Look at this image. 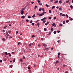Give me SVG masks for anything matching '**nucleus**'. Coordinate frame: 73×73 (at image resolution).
Returning a JSON list of instances; mask_svg holds the SVG:
<instances>
[{"mask_svg": "<svg viewBox=\"0 0 73 73\" xmlns=\"http://www.w3.org/2000/svg\"><path fill=\"white\" fill-rule=\"evenodd\" d=\"M21 13L22 15H23V14H24V11H23V10H22L21 12Z\"/></svg>", "mask_w": 73, "mask_h": 73, "instance_id": "obj_1", "label": "nucleus"}, {"mask_svg": "<svg viewBox=\"0 0 73 73\" xmlns=\"http://www.w3.org/2000/svg\"><path fill=\"white\" fill-rule=\"evenodd\" d=\"M25 16L23 15L21 17V19H23V18H25Z\"/></svg>", "mask_w": 73, "mask_h": 73, "instance_id": "obj_2", "label": "nucleus"}, {"mask_svg": "<svg viewBox=\"0 0 73 73\" xmlns=\"http://www.w3.org/2000/svg\"><path fill=\"white\" fill-rule=\"evenodd\" d=\"M55 64H57V63H59V61L58 60H57L56 62L54 63Z\"/></svg>", "mask_w": 73, "mask_h": 73, "instance_id": "obj_3", "label": "nucleus"}, {"mask_svg": "<svg viewBox=\"0 0 73 73\" xmlns=\"http://www.w3.org/2000/svg\"><path fill=\"white\" fill-rule=\"evenodd\" d=\"M8 32L9 33V34H10V33H11V30L8 31Z\"/></svg>", "mask_w": 73, "mask_h": 73, "instance_id": "obj_4", "label": "nucleus"}, {"mask_svg": "<svg viewBox=\"0 0 73 73\" xmlns=\"http://www.w3.org/2000/svg\"><path fill=\"white\" fill-rule=\"evenodd\" d=\"M36 16V15L35 14H34V15H33L32 17H33V18H34L35 17V16Z\"/></svg>", "mask_w": 73, "mask_h": 73, "instance_id": "obj_5", "label": "nucleus"}, {"mask_svg": "<svg viewBox=\"0 0 73 73\" xmlns=\"http://www.w3.org/2000/svg\"><path fill=\"white\" fill-rule=\"evenodd\" d=\"M47 35H51V32H50L48 34H47Z\"/></svg>", "mask_w": 73, "mask_h": 73, "instance_id": "obj_6", "label": "nucleus"}, {"mask_svg": "<svg viewBox=\"0 0 73 73\" xmlns=\"http://www.w3.org/2000/svg\"><path fill=\"white\" fill-rule=\"evenodd\" d=\"M70 7L71 8V9H73V6L72 5H71L70 6Z\"/></svg>", "mask_w": 73, "mask_h": 73, "instance_id": "obj_7", "label": "nucleus"}, {"mask_svg": "<svg viewBox=\"0 0 73 73\" xmlns=\"http://www.w3.org/2000/svg\"><path fill=\"white\" fill-rule=\"evenodd\" d=\"M40 25V23H37V26L38 27H39V26Z\"/></svg>", "mask_w": 73, "mask_h": 73, "instance_id": "obj_8", "label": "nucleus"}, {"mask_svg": "<svg viewBox=\"0 0 73 73\" xmlns=\"http://www.w3.org/2000/svg\"><path fill=\"white\" fill-rule=\"evenodd\" d=\"M2 40L3 41H5V38H2Z\"/></svg>", "mask_w": 73, "mask_h": 73, "instance_id": "obj_9", "label": "nucleus"}, {"mask_svg": "<svg viewBox=\"0 0 73 73\" xmlns=\"http://www.w3.org/2000/svg\"><path fill=\"white\" fill-rule=\"evenodd\" d=\"M6 35L7 36H9V35L8 33H6Z\"/></svg>", "mask_w": 73, "mask_h": 73, "instance_id": "obj_10", "label": "nucleus"}, {"mask_svg": "<svg viewBox=\"0 0 73 73\" xmlns=\"http://www.w3.org/2000/svg\"><path fill=\"white\" fill-rule=\"evenodd\" d=\"M7 26L5 25V27H4V29H5L6 28H7Z\"/></svg>", "mask_w": 73, "mask_h": 73, "instance_id": "obj_11", "label": "nucleus"}, {"mask_svg": "<svg viewBox=\"0 0 73 73\" xmlns=\"http://www.w3.org/2000/svg\"><path fill=\"white\" fill-rule=\"evenodd\" d=\"M58 3V1H56L54 2V3Z\"/></svg>", "mask_w": 73, "mask_h": 73, "instance_id": "obj_12", "label": "nucleus"}, {"mask_svg": "<svg viewBox=\"0 0 73 73\" xmlns=\"http://www.w3.org/2000/svg\"><path fill=\"white\" fill-rule=\"evenodd\" d=\"M18 45H21V42H18Z\"/></svg>", "mask_w": 73, "mask_h": 73, "instance_id": "obj_13", "label": "nucleus"}, {"mask_svg": "<svg viewBox=\"0 0 73 73\" xmlns=\"http://www.w3.org/2000/svg\"><path fill=\"white\" fill-rule=\"evenodd\" d=\"M45 13H46V12H44L42 13V15H44V14H45Z\"/></svg>", "mask_w": 73, "mask_h": 73, "instance_id": "obj_14", "label": "nucleus"}, {"mask_svg": "<svg viewBox=\"0 0 73 73\" xmlns=\"http://www.w3.org/2000/svg\"><path fill=\"white\" fill-rule=\"evenodd\" d=\"M42 11L43 12H44V11H45V9H44V8H42Z\"/></svg>", "mask_w": 73, "mask_h": 73, "instance_id": "obj_15", "label": "nucleus"}, {"mask_svg": "<svg viewBox=\"0 0 73 73\" xmlns=\"http://www.w3.org/2000/svg\"><path fill=\"white\" fill-rule=\"evenodd\" d=\"M59 3L60 4H61V3H62V0H60V1H59Z\"/></svg>", "mask_w": 73, "mask_h": 73, "instance_id": "obj_16", "label": "nucleus"}, {"mask_svg": "<svg viewBox=\"0 0 73 73\" xmlns=\"http://www.w3.org/2000/svg\"><path fill=\"white\" fill-rule=\"evenodd\" d=\"M39 16L40 17H41V16H42V13L40 14V15H39Z\"/></svg>", "mask_w": 73, "mask_h": 73, "instance_id": "obj_17", "label": "nucleus"}, {"mask_svg": "<svg viewBox=\"0 0 73 73\" xmlns=\"http://www.w3.org/2000/svg\"><path fill=\"white\" fill-rule=\"evenodd\" d=\"M70 1V0H68L67 1H66V3H69Z\"/></svg>", "mask_w": 73, "mask_h": 73, "instance_id": "obj_18", "label": "nucleus"}, {"mask_svg": "<svg viewBox=\"0 0 73 73\" xmlns=\"http://www.w3.org/2000/svg\"><path fill=\"white\" fill-rule=\"evenodd\" d=\"M66 23H69V20H67L66 21Z\"/></svg>", "mask_w": 73, "mask_h": 73, "instance_id": "obj_19", "label": "nucleus"}, {"mask_svg": "<svg viewBox=\"0 0 73 73\" xmlns=\"http://www.w3.org/2000/svg\"><path fill=\"white\" fill-rule=\"evenodd\" d=\"M15 60H16V59L15 58H14L13 61V62H15Z\"/></svg>", "mask_w": 73, "mask_h": 73, "instance_id": "obj_20", "label": "nucleus"}, {"mask_svg": "<svg viewBox=\"0 0 73 73\" xmlns=\"http://www.w3.org/2000/svg\"><path fill=\"white\" fill-rule=\"evenodd\" d=\"M46 46V44H45L44 43L43 44V46Z\"/></svg>", "mask_w": 73, "mask_h": 73, "instance_id": "obj_21", "label": "nucleus"}, {"mask_svg": "<svg viewBox=\"0 0 73 73\" xmlns=\"http://www.w3.org/2000/svg\"><path fill=\"white\" fill-rule=\"evenodd\" d=\"M54 8H55V6H53L52 7V9H53Z\"/></svg>", "mask_w": 73, "mask_h": 73, "instance_id": "obj_22", "label": "nucleus"}, {"mask_svg": "<svg viewBox=\"0 0 73 73\" xmlns=\"http://www.w3.org/2000/svg\"><path fill=\"white\" fill-rule=\"evenodd\" d=\"M32 45V43H30L29 44V46H31Z\"/></svg>", "mask_w": 73, "mask_h": 73, "instance_id": "obj_23", "label": "nucleus"}, {"mask_svg": "<svg viewBox=\"0 0 73 73\" xmlns=\"http://www.w3.org/2000/svg\"><path fill=\"white\" fill-rule=\"evenodd\" d=\"M39 5H42V3L41 2L39 3Z\"/></svg>", "mask_w": 73, "mask_h": 73, "instance_id": "obj_24", "label": "nucleus"}, {"mask_svg": "<svg viewBox=\"0 0 73 73\" xmlns=\"http://www.w3.org/2000/svg\"><path fill=\"white\" fill-rule=\"evenodd\" d=\"M5 53L6 54V55H8V54H7V52H5Z\"/></svg>", "mask_w": 73, "mask_h": 73, "instance_id": "obj_25", "label": "nucleus"}, {"mask_svg": "<svg viewBox=\"0 0 73 73\" xmlns=\"http://www.w3.org/2000/svg\"><path fill=\"white\" fill-rule=\"evenodd\" d=\"M45 22H46V21H44L42 23H45Z\"/></svg>", "mask_w": 73, "mask_h": 73, "instance_id": "obj_26", "label": "nucleus"}, {"mask_svg": "<svg viewBox=\"0 0 73 73\" xmlns=\"http://www.w3.org/2000/svg\"><path fill=\"white\" fill-rule=\"evenodd\" d=\"M37 6L36 5L35 7V9H36L37 8Z\"/></svg>", "mask_w": 73, "mask_h": 73, "instance_id": "obj_27", "label": "nucleus"}, {"mask_svg": "<svg viewBox=\"0 0 73 73\" xmlns=\"http://www.w3.org/2000/svg\"><path fill=\"white\" fill-rule=\"evenodd\" d=\"M33 22V21H32V20L31 21H30V23H32Z\"/></svg>", "mask_w": 73, "mask_h": 73, "instance_id": "obj_28", "label": "nucleus"}, {"mask_svg": "<svg viewBox=\"0 0 73 73\" xmlns=\"http://www.w3.org/2000/svg\"><path fill=\"white\" fill-rule=\"evenodd\" d=\"M28 18H29V19H31V17L30 16H29L28 17Z\"/></svg>", "mask_w": 73, "mask_h": 73, "instance_id": "obj_29", "label": "nucleus"}, {"mask_svg": "<svg viewBox=\"0 0 73 73\" xmlns=\"http://www.w3.org/2000/svg\"><path fill=\"white\" fill-rule=\"evenodd\" d=\"M46 7H49V5H48V4H46Z\"/></svg>", "mask_w": 73, "mask_h": 73, "instance_id": "obj_30", "label": "nucleus"}, {"mask_svg": "<svg viewBox=\"0 0 73 73\" xmlns=\"http://www.w3.org/2000/svg\"><path fill=\"white\" fill-rule=\"evenodd\" d=\"M42 10V8H41L39 9V11H41Z\"/></svg>", "mask_w": 73, "mask_h": 73, "instance_id": "obj_31", "label": "nucleus"}, {"mask_svg": "<svg viewBox=\"0 0 73 73\" xmlns=\"http://www.w3.org/2000/svg\"><path fill=\"white\" fill-rule=\"evenodd\" d=\"M63 24H65V21H63Z\"/></svg>", "mask_w": 73, "mask_h": 73, "instance_id": "obj_32", "label": "nucleus"}, {"mask_svg": "<svg viewBox=\"0 0 73 73\" xmlns=\"http://www.w3.org/2000/svg\"><path fill=\"white\" fill-rule=\"evenodd\" d=\"M26 21H27V22H29V20L28 19H26Z\"/></svg>", "mask_w": 73, "mask_h": 73, "instance_id": "obj_33", "label": "nucleus"}, {"mask_svg": "<svg viewBox=\"0 0 73 73\" xmlns=\"http://www.w3.org/2000/svg\"><path fill=\"white\" fill-rule=\"evenodd\" d=\"M58 56H60V53L58 52Z\"/></svg>", "mask_w": 73, "mask_h": 73, "instance_id": "obj_34", "label": "nucleus"}, {"mask_svg": "<svg viewBox=\"0 0 73 73\" xmlns=\"http://www.w3.org/2000/svg\"><path fill=\"white\" fill-rule=\"evenodd\" d=\"M49 13H51V10H50L49 11Z\"/></svg>", "mask_w": 73, "mask_h": 73, "instance_id": "obj_35", "label": "nucleus"}, {"mask_svg": "<svg viewBox=\"0 0 73 73\" xmlns=\"http://www.w3.org/2000/svg\"><path fill=\"white\" fill-rule=\"evenodd\" d=\"M31 25H33V26L35 25V24L33 23H32L31 24Z\"/></svg>", "mask_w": 73, "mask_h": 73, "instance_id": "obj_36", "label": "nucleus"}, {"mask_svg": "<svg viewBox=\"0 0 73 73\" xmlns=\"http://www.w3.org/2000/svg\"><path fill=\"white\" fill-rule=\"evenodd\" d=\"M44 30L45 31H46V29L45 28H44Z\"/></svg>", "mask_w": 73, "mask_h": 73, "instance_id": "obj_37", "label": "nucleus"}, {"mask_svg": "<svg viewBox=\"0 0 73 73\" xmlns=\"http://www.w3.org/2000/svg\"><path fill=\"white\" fill-rule=\"evenodd\" d=\"M62 16H65V14H62Z\"/></svg>", "mask_w": 73, "mask_h": 73, "instance_id": "obj_38", "label": "nucleus"}, {"mask_svg": "<svg viewBox=\"0 0 73 73\" xmlns=\"http://www.w3.org/2000/svg\"><path fill=\"white\" fill-rule=\"evenodd\" d=\"M52 26H54V25H55V23H53L52 24Z\"/></svg>", "mask_w": 73, "mask_h": 73, "instance_id": "obj_39", "label": "nucleus"}, {"mask_svg": "<svg viewBox=\"0 0 73 73\" xmlns=\"http://www.w3.org/2000/svg\"><path fill=\"white\" fill-rule=\"evenodd\" d=\"M54 34H56V31H54Z\"/></svg>", "mask_w": 73, "mask_h": 73, "instance_id": "obj_40", "label": "nucleus"}, {"mask_svg": "<svg viewBox=\"0 0 73 73\" xmlns=\"http://www.w3.org/2000/svg\"><path fill=\"white\" fill-rule=\"evenodd\" d=\"M66 16L67 17V18H68V15L66 14Z\"/></svg>", "mask_w": 73, "mask_h": 73, "instance_id": "obj_41", "label": "nucleus"}, {"mask_svg": "<svg viewBox=\"0 0 73 73\" xmlns=\"http://www.w3.org/2000/svg\"><path fill=\"white\" fill-rule=\"evenodd\" d=\"M38 2L39 3H40V1L39 0H38Z\"/></svg>", "mask_w": 73, "mask_h": 73, "instance_id": "obj_42", "label": "nucleus"}, {"mask_svg": "<svg viewBox=\"0 0 73 73\" xmlns=\"http://www.w3.org/2000/svg\"><path fill=\"white\" fill-rule=\"evenodd\" d=\"M25 9V8H23L22 9V10H23V11H24V10Z\"/></svg>", "mask_w": 73, "mask_h": 73, "instance_id": "obj_43", "label": "nucleus"}, {"mask_svg": "<svg viewBox=\"0 0 73 73\" xmlns=\"http://www.w3.org/2000/svg\"><path fill=\"white\" fill-rule=\"evenodd\" d=\"M62 24H60L59 25V26H62Z\"/></svg>", "mask_w": 73, "mask_h": 73, "instance_id": "obj_44", "label": "nucleus"}, {"mask_svg": "<svg viewBox=\"0 0 73 73\" xmlns=\"http://www.w3.org/2000/svg\"><path fill=\"white\" fill-rule=\"evenodd\" d=\"M12 66H13L12 65H11L10 66L11 68H12Z\"/></svg>", "mask_w": 73, "mask_h": 73, "instance_id": "obj_45", "label": "nucleus"}, {"mask_svg": "<svg viewBox=\"0 0 73 73\" xmlns=\"http://www.w3.org/2000/svg\"><path fill=\"white\" fill-rule=\"evenodd\" d=\"M20 61H21V62H22V61H23V60H22V59H20Z\"/></svg>", "mask_w": 73, "mask_h": 73, "instance_id": "obj_46", "label": "nucleus"}, {"mask_svg": "<svg viewBox=\"0 0 73 73\" xmlns=\"http://www.w3.org/2000/svg\"><path fill=\"white\" fill-rule=\"evenodd\" d=\"M56 17H55L54 18V20H56Z\"/></svg>", "mask_w": 73, "mask_h": 73, "instance_id": "obj_47", "label": "nucleus"}, {"mask_svg": "<svg viewBox=\"0 0 73 73\" xmlns=\"http://www.w3.org/2000/svg\"><path fill=\"white\" fill-rule=\"evenodd\" d=\"M35 37V35H32V37H33V38Z\"/></svg>", "mask_w": 73, "mask_h": 73, "instance_id": "obj_48", "label": "nucleus"}, {"mask_svg": "<svg viewBox=\"0 0 73 73\" xmlns=\"http://www.w3.org/2000/svg\"><path fill=\"white\" fill-rule=\"evenodd\" d=\"M41 21H44V19H41Z\"/></svg>", "mask_w": 73, "mask_h": 73, "instance_id": "obj_49", "label": "nucleus"}, {"mask_svg": "<svg viewBox=\"0 0 73 73\" xmlns=\"http://www.w3.org/2000/svg\"><path fill=\"white\" fill-rule=\"evenodd\" d=\"M57 32L58 33H59L60 32V31H58Z\"/></svg>", "mask_w": 73, "mask_h": 73, "instance_id": "obj_50", "label": "nucleus"}, {"mask_svg": "<svg viewBox=\"0 0 73 73\" xmlns=\"http://www.w3.org/2000/svg\"><path fill=\"white\" fill-rule=\"evenodd\" d=\"M56 8H57V9H58V8H59V7H58V6H57L56 7Z\"/></svg>", "mask_w": 73, "mask_h": 73, "instance_id": "obj_51", "label": "nucleus"}, {"mask_svg": "<svg viewBox=\"0 0 73 73\" xmlns=\"http://www.w3.org/2000/svg\"><path fill=\"white\" fill-rule=\"evenodd\" d=\"M28 69H30V67L29 66H28L27 68Z\"/></svg>", "mask_w": 73, "mask_h": 73, "instance_id": "obj_52", "label": "nucleus"}, {"mask_svg": "<svg viewBox=\"0 0 73 73\" xmlns=\"http://www.w3.org/2000/svg\"><path fill=\"white\" fill-rule=\"evenodd\" d=\"M49 19H51V17H48Z\"/></svg>", "mask_w": 73, "mask_h": 73, "instance_id": "obj_53", "label": "nucleus"}, {"mask_svg": "<svg viewBox=\"0 0 73 73\" xmlns=\"http://www.w3.org/2000/svg\"><path fill=\"white\" fill-rule=\"evenodd\" d=\"M57 42H58V43H60V40H58Z\"/></svg>", "mask_w": 73, "mask_h": 73, "instance_id": "obj_54", "label": "nucleus"}, {"mask_svg": "<svg viewBox=\"0 0 73 73\" xmlns=\"http://www.w3.org/2000/svg\"><path fill=\"white\" fill-rule=\"evenodd\" d=\"M3 32H5V30H3Z\"/></svg>", "mask_w": 73, "mask_h": 73, "instance_id": "obj_55", "label": "nucleus"}, {"mask_svg": "<svg viewBox=\"0 0 73 73\" xmlns=\"http://www.w3.org/2000/svg\"><path fill=\"white\" fill-rule=\"evenodd\" d=\"M50 2H52V1H53V0H50Z\"/></svg>", "mask_w": 73, "mask_h": 73, "instance_id": "obj_56", "label": "nucleus"}, {"mask_svg": "<svg viewBox=\"0 0 73 73\" xmlns=\"http://www.w3.org/2000/svg\"><path fill=\"white\" fill-rule=\"evenodd\" d=\"M8 38V37L7 36H6V39H7Z\"/></svg>", "mask_w": 73, "mask_h": 73, "instance_id": "obj_57", "label": "nucleus"}, {"mask_svg": "<svg viewBox=\"0 0 73 73\" xmlns=\"http://www.w3.org/2000/svg\"><path fill=\"white\" fill-rule=\"evenodd\" d=\"M23 59H25V56H23Z\"/></svg>", "mask_w": 73, "mask_h": 73, "instance_id": "obj_58", "label": "nucleus"}, {"mask_svg": "<svg viewBox=\"0 0 73 73\" xmlns=\"http://www.w3.org/2000/svg\"><path fill=\"white\" fill-rule=\"evenodd\" d=\"M0 62H2V60H0Z\"/></svg>", "mask_w": 73, "mask_h": 73, "instance_id": "obj_59", "label": "nucleus"}, {"mask_svg": "<svg viewBox=\"0 0 73 73\" xmlns=\"http://www.w3.org/2000/svg\"><path fill=\"white\" fill-rule=\"evenodd\" d=\"M62 13H60V16H61V15H62Z\"/></svg>", "mask_w": 73, "mask_h": 73, "instance_id": "obj_60", "label": "nucleus"}, {"mask_svg": "<svg viewBox=\"0 0 73 73\" xmlns=\"http://www.w3.org/2000/svg\"><path fill=\"white\" fill-rule=\"evenodd\" d=\"M51 31H53V29L52 28V29H51Z\"/></svg>", "mask_w": 73, "mask_h": 73, "instance_id": "obj_61", "label": "nucleus"}, {"mask_svg": "<svg viewBox=\"0 0 73 73\" xmlns=\"http://www.w3.org/2000/svg\"><path fill=\"white\" fill-rule=\"evenodd\" d=\"M16 34H17V33H18V31H17L16 32Z\"/></svg>", "mask_w": 73, "mask_h": 73, "instance_id": "obj_62", "label": "nucleus"}, {"mask_svg": "<svg viewBox=\"0 0 73 73\" xmlns=\"http://www.w3.org/2000/svg\"><path fill=\"white\" fill-rule=\"evenodd\" d=\"M70 20H73V18H71L70 19Z\"/></svg>", "mask_w": 73, "mask_h": 73, "instance_id": "obj_63", "label": "nucleus"}, {"mask_svg": "<svg viewBox=\"0 0 73 73\" xmlns=\"http://www.w3.org/2000/svg\"><path fill=\"white\" fill-rule=\"evenodd\" d=\"M63 66V67H65V66H66V65H64Z\"/></svg>", "mask_w": 73, "mask_h": 73, "instance_id": "obj_64", "label": "nucleus"}]
</instances>
